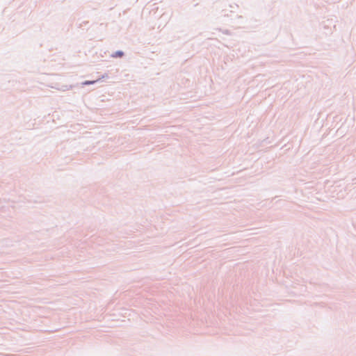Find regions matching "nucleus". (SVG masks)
<instances>
[{"label":"nucleus","mask_w":356,"mask_h":356,"mask_svg":"<svg viewBox=\"0 0 356 356\" xmlns=\"http://www.w3.org/2000/svg\"><path fill=\"white\" fill-rule=\"evenodd\" d=\"M123 53L122 51H117L115 56H122Z\"/></svg>","instance_id":"nucleus-1"},{"label":"nucleus","mask_w":356,"mask_h":356,"mask_svg":"<svg viewBox=\"0 0 356 356\" xmlns=\"http://www.w3.org/2000/svg\"><path fill=\"white\" fill-rule=\"evenodd\" d=\"M95 81H86V82L84 83V84H86V85H87V84H91V83H95Z\"/></svg>","instance_id":"nucleus-2"}]
</instances>
